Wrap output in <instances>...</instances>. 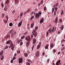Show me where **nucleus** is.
Here are the masks:
<instances>
[{
    "label": "nucleus",
    "mask_w": 65,
    "mask_h": 65,
    "mask_svg": "<svg viewBox=\"0 0 65 65\" xmlns=\"http://www.w3.org/2000/svg\"><path fill=\"white\" fill-rule=\"evenodd\" d=\"M28 38L27 37H26L25 39V40L27 41H28L26 42V47H28L29 45V44H30V41H31V38H30V37H29Z\"/></svg>",
    "instance_id": "nucleus-1"
},
{
    "label": "nucleus",
    "mask_w": 65,
    "mask_h": 65,
    "mask_svg": "<svg viewBox=\"0 0 65 65\" xmlns=\"http://www.w3.org/2000/svg\"><path fill=\"white\" fill-rule=\"evenodd\" d=\"M23 58H19V63H21L23 62Z\"/></svg>",
    "instance_id": "nucleus-2"
},
{
    "label": "nucleus",
    "mask_w": 65,
    "mask_h": 65,
    "mask_svg": "<svg viewBox=\"0 0 65 65\" xmlns=\"http://www.w3.org/2000/svg\"><path fill=\"white\" fill-rule=\"evenodd\" d=\"M60 61H61L60 60H58L56 63V65H59L60 63Z\"/></svg>",
    "instance_id": "nucleus-3"
},
{
    "label": "nucleus",
    "mask_w": 65,
    "mask_h": 65,
    "mask_svg": "<svg viewBox=\"0 0 65 65\" xmlns=\"http://www.w3.org/2000/svg\"><path fill=\"white\" fill-rule=\"evenodd\" d=\"M22 22H23V20L21 21L19 23L18 25V27H20V26H21L22 25Z\"/></svg>",
    "instance_id": "nucleus-4"
},
{
    "label": "nucleus",
    "mask_w": 65,
    "mask_h": 65,
    "mask_svg": "<svg viewBox=\"0 0 65 65\" xmlns=\"http://www.w3.org/2000/svg\"><path fill=\"white\" fill-rule=\"evenodd\" d=\"M43 22H44V18H42L40 20V24H41V23H43Z\"/></svg>",
    "instance_id": "nucleus-5"
},
{
    "label": "nucleus",
    "mask_w": 65,
    "mask_h": 65,
    "mask_svg": "<svg viewBox=\"0 0 65 65\" xmlns=\"http://www.w3.org/2000/svg\"><path fill=\"white\" fill-rule=\"evenodd\" d=\"M35 56L36 57H38L39 56V52L38 51H37L36 53Z\"/></svg>",
    "instance_id": "nucleus-6"
},
{
    "label": "nucleus",
    "mask_w": 65,
    "mask_h": 65,
    "mask_svg": "<svg viewBox=\"0 0 65 65\" xmlns=\"http://www.w3.org/2000/svg\"><path fill=\"white\" fill-rule=\"evenodd\" d=\"M33 36H34V37H36L37 35V32H35V33H32Z\"/></svg>",
    "instance_id": "nucleus-7"
},
{
    "label": "nucleus",
    "mask_w": 65,
    "mask_h": 65,
    "mask_svg": "<svg viewBox=\"0 0 65 65\" xmlns=\"http://www.w3.org/2000/svg\"><path fill=\"white\" fill-rule=\"evenodd\" d=\"M19 3V0H15L14 2L15 4H18Z\"/></svg>",
    "instance_id": "nucleus-8"
},
{
    "label": "nucleus",
    "mask_w": 65,
    "mask_h": 65,
    "mask_svg": "<svg viewBox=\"0 0 65 65\" xmlns=\"http://www.w3.org/2000/svg\"><path fill=\"white\" fill-rule=\"evenodd\" d=\"M9 45L11 47H12L14 46V45H13V43H12V41H11V42L10 43Z\"/></svg>",
    "instance_id": "nucleus-9"
},
{
    "label": "nucleus",
    "mask_w": 65,
    "mask_h": 65,
    "mask_svg": "<svg viewBox=\"0 0 65 65\" xmlns=\"http://www.w3.org/2000/svg\"><path fill=\"white\" fill-rule=\"evenodd\" d=\"M33 40V41L32 43L33 44H34V43H36V39H35V38H34Z\"/></svg>",
    "instance_id": "nucleus-10"
},
{
    "label": "nucleus",
    "mask_w": 65,
    "mask_h": 65,
    "mask_svg": "<svg viewBox=\"0 0 65 65\" xmlns=\"http://www.w3.org/2000/svg\"><path fill=\"white\" fill-rule=\"evenodd\" d=\"M39 16H40V15H39V14H38V13H36V18H38H38H39Z\"/></svg>",
    "instance_id": "nucleus-11"
},
{
    "label": "nucleus",
    "mask_w": 65,
    "mask_h": 65,
    "mask_svg": "<svg viewBox=\"0 0 65 65\" xmlns=\"http://www.w3.org/2000/svg\"><path fill=\"white\" fill-rule=\"evenodd\" d=\"M11 42V40H9L7 42L6 44H10V43Z\"/></svg>",
    "instance_id": "nucleus-12"
},
{
    "label": "nucleus",
    "mask_w": 65,
    "mask_h": 65,
    "mask_svg": "<svg viewBox=\"0 0 65 65\" xmlns=\"http://www.w3.org/2000/svg\"><path fill=\"white\" fill-rule=\"evenodd\" d=\"M58 19L57 17H56L55 18V21L54 22H55V24H56L58 22Z\"/></svg>",
    "instance_id": "nucleus-13"
},
{
    "label": "nucleus",
    "mask_w": 65,
    "mask_h": 65,
    "mask_svg": "<svg viewBox=\"0 0 65 65\" xmlns=\"http://www.w3.org/2000/svg\"><path fill=\"white\" fill-rule=\"evenodd\" d=\"M58 3H56L55 5H54L53 6L55 8V7H57V6H58Z\"/></svg>",
    "instance_id": "nucleus-14"
},
{
    "label": "nucleus",
    "mask_w": 65,
    "mask_h": 65,
    "mask_svg": "<svg viewBox=\"0 0 65 65\" xmlns=\"http://www.w3.org/2000/svg\"><path fill=\"white\" fill-rule=\"evenodd\" d=\"M48 31L49 33H52V29H49L48 30Z\"/></svg>",
    "instance_id": "nucleus-15"
},
{
    "label": "nucleus",
    "mask_w": 65,
    "mask_h": 65,
    "mask_svg": "<svg viewBox=\"0 0 65 65\" xmlns=\"http://www.w3.org/2000/svg\"><path fill=\"white\" fill-rule=\"evenodd\" d=\"M22 41V40H18L17 41V42H18V43L19 44Z\"/></svg>",
    "instance_id": "nucleus-16"
},
{
    "label": "nucleus",
    "mask_w": 65,
    "mask_h": 65,
    "mask_svg": "<svg viewBox=\"0 0 65 65\" xmlns=\"http://www.w3.org/2000/svg\"><path fill=\"white\" fill-rule=\"evenodd\" d=\"M34 23H32L31 25V28H33V27H34Z\"/></svg>",
    "instance_id": "nucleus-17"
},
{
    "label": "nucleus",
    "mask_w": 65,
    "mask_h": 65,
    "mask_svg": "<svg viewBox=\"0 0 65 65\" xmlns=\"http://www.w3.org/2000/svg\"><path fill=\"white\" fill-rule=\"evenodd\" d=\"M11 38H13L14 36H15V35H14V34H13V33H11Z\"/></svg>",
    "instance_id": "nucleus-18"
},
{
    "label": "nucleus",
    "mask_w": 65,
    "mask_h": 65,
    "mask_svg": "<svg viewBox=\"0 0 65 65\" xmlns=\"http://www.w3.org/2000/svg\"><path fill=\"white\" fill-rule=\"evenodd\" d=\"M64 26L63 25H61V29L62 30H63L64 29Z\"/></svg>",
    "instance_id": "nucleus-19"
},
{
    "label": "nucleus",
    "mask_w": 65,
    "mask_h": 65,
    "mask_svg": "<svg viewBox=\"0 0 65 65\" xmlns=\"http://www.w3.org/2000/svg\"><path fill=\"white\" fill-rule=\"evenodd\" d=\"M20 19L21 18V17L23 16V13L22 12H20Z\"/></svg>",
    "instance_id": "nucleus-20"
},
{
    "label": "nucleus",
    "mask_w": 65,
    "mask_h": 65,
    "mask_svg": "<svg viewBox=\"0 0 65 65\" xmlns=\"http://www.w3.org/2000/svg\"><path fill=\"white\" fill-rule=\"evenodd\" d=\"M2 53L0 52V60L1 59V56H0L1 55H2V54H3V51H1Z\"/></svg>",
    "instance_id": "nucleus-21"
},
{
    "label": "nucleus",
    "mask_w": 65,
    "mask_h": 65,
    "mask_svg": "<svg viewBox=\"0 0 65 65\" xmlns=\"http://www.w3.org/2000/svg\"><path fill=\"white\" fill-rule=\"evenodd\" d=\"M9 3V0H7L5 2V3L6 4H8Z\"/></svg>",
    "instance_id": "nucleus-22"
},
{
    "label": "nucleus",
    "mask_w": 65,
    "mask_h": 65,
    "mask_svg": "<svg viewBox=\"0 0 65 65\" xmlns=\"http://www.w3.org/2000/svg\"><path fill=\"white\" fill-rule=\"evenodd\" d=\"M24 55L25 57H28V54L26 53H25L24 54Z\"/></svg>",
    "instance_id": "nucleus-23"
},
{
    "label": "nucleus",
    "mask_w": 65,
    "mask_h": 65,
    "mask_svg": "<svg viewBox=\"0 0 65 65\" xmlns=\"http://www.w3.org/2000/svg\"><path fill=\"white\" fill-rule=\"evenodd\" d=\"M36 32V30L35 29H34L33 30V31L32 32V33H37Z\"/></svg>",
    "instance_id": "nucleus-24"
},
{
    "label": "nucleus",
    "mask_w": 65,
    "mask_h": 65,
    "mask_svg": "<svg viewBox=\"0 0 65 65\" xmlns=\"http://www.w3.org/2000/svg\"><path fill=\"white\" fill-rule=\"evenodd\" d=\"M8 21H7V20H4V24H6L7 23V22Z\"/></svg>",
    "instance_id": "nucleus-25"
},
{
    "label": "nucleus",
    "mask_w": 65,
    "mask_h": 65,
    "mask_svg": "<svg viewBox=\"0 0 65 65\" xmlns=\"http://www.w3.org/2000/svg\"><path fill=\"white\" fill-rule=\"evenodd\" d=\"M50 47L51 48H52L54 47V45L52 44L50 45Z\"/></svg>",
    "instance_id": "nucleus-26"
},
{
    "label": "nucleus",
    "mask_w": 65,
    "mask_h": 65,
    "mask_svg": "<svg viewBox=\"0 0 65 65\" xmlns=\"http://www.w3.org/2000/svg\"><path fill=\"white\" fill-rule=\"evenodd\" d=\"M13 25V24H12V23H10L9 24V26H12Z\"/></svg>",
    "instance_id": "nucleus-27"
},
{
    "label": "nucleus",
    "mask_w": 65,
    "mask_h": 65,
    "mask_svg": "<svg viewBox=\"0 0 65 65\" xmlns=\"http://www.w3.org/2000/svg\"><path fill=\"white\" fill-rule=\"evenodd\" d=\"M34 16H31V17L30 18V20L31 21H32V19H34Z\"/></svg>",
    "instance_id": "nucleus-28"
},
{
    "label": "nucleus",
    "mask_w": 65,
    "mask_h": 65,
    "mask_svg": "<svg viewBox=\"0 0 65 65\" xmlns=\"http://www.w3.org/2000/svg\"><path fill=\"white\" fill-rule=\"evenodd\" d=\"M48 44H47L46 46L45 47V48L46 49H47L48 48Z\"/></svg>",
    "instance_id": "nucleus-29"
},
{
    "label": "nucleus",
    "mask_w": 65,
    "mask_h": 65,
    "mask_svg": "<svg viewBox=\"0 0 65 65\" xmlns=\"http://www.w3.org/2000/svg\"><path fill=\"white\" fill-rule=\"evenodd\" d=\"M4 10L5 11H7V7H5V8H4Z\"/></svg>",
    "instance_id": "nucleus-30"
},
{
    "label": "nucleus",
    "mask_w": 65,
    "mask_h": 65,
    "mask_svg": "<svg viewBox=\"0 0 65 65\" xmlns=\"http://www.w3.org/2000/svg\"><path fill=\"white\" fill-rule=\"evenodd\" d=\"M54 9L56 11H57L58 10V8H57V7H55Z\"/></svg>",
    "instance_id": "nucleus-31"
},
{
    "label": "nucleus",
    "mask_w": 65,
    "mask_h": 65,
    "mask_svg": "<svg viewBox=\"0 0 65 65\" xmlns=\"http://www.w3.org/2000/svg\"><path fill=\"white\" fill-rule=\"evenodd\" d=\"M43 0H41V2L40 3V4H43Z\"/></svg>",
    "instance_id": "nucleus-32"
},
{
    "label": "nucleus",
    "mask_w": 65,
    "mask_h": 65,
    "mask_svg": "<svg viewBox=\"0 0 65 65\" xmlns=\"http://www.w3.org/2000/svg\"><path fill=\"white\" fill-rule=\"evenodd\" d=\"M42 14V12H41V11L39 12L38 13V14H39V15H41Z\"/></svg>",
    "instance_id": "nucleus-33"
},
{
    "label": "nucleus",
    "mask_w": 65,
    "mask_h": 65,
    "mask_svg": "<svg viewBox=\"0 0 65 65\" xmlns=\"http://www.w3.org/2000/svg\"><path fill=\"white\" fill-rule=\"evenodd\" d=\"M25 37V36H22L21 37V39H24V38Z\"/></svg>",
    "instance_id": "nucleus-34"
},
{
    "label": "nucleus",
    "mask_w": 65,
    "mask_h": 65,
    "mask_svg": "<svg viewBox=\"0 0 65 65\" xmlns=\"http://www.w3.org/2000/svg\"><path fill=\"white\" fill-rule=\"evenodd\" d=\"M8 48V46H6V47L4 48V49L5 50H6V49H7Z\"/></svg>",
    "instance_id": "nucleus-35"
},
{
    "label": "nucleus",
    "mask_w": 65,
    "mask_h": 65,
    "mask_svg": "<svg viewBox=\"0 0 65 65\" xmlns=\"http://www.w3.org/2000/svg\"><path fill=\"white\" fill-rule=\"evenodd\" d=\"M40 46H39V45H38L37 46V49L38 50L39 48H40Z\"/></svg>",
    "instance_id": "nucleus-36"
},
{
    "label": "nucleus",
    "mask_w": 65,
    "mask_h": 65,
    "mask_svg": "<svg viewBox=\"0 0 65 65\" xmlns=\"http://www.w3.org/2000/svg\"><path fill=\"white\" fill-rule=\"evenodd\" d=\"M30 11V9H29L26 11L27 12H29Z\"/></svg>",
    "instance_id": "nucleus-37"
},
{
    "label": "nucleus",
    "mask_w": 65,
    "mask_h": 65,
    "mask_svg": "<svg viewBox=\"0 0 65 65\" xmlns=\"http://www.w3.org/2000/svg\"><path fill=\"white\" fill-rule=\"evenodd\" d=\"M53 52L54 53H55L56 52V50H55V49H54L53 51Z\"/></svg>",
    "instance_id": "nucleus-38"
},
{
    "label": "nucleus",
    "mask_w": 65,
    "mask_h": 65,
    "mask_svg": "<svg viewBox=\"0 0 65 65\" xmlns=\"http://www.w3.org/2000/svg\"><path fill=\"white\" fill-rule=\"evenodd\" d=\"M13 31V29H12L9 31V33L10 34H11V33L12 32V31Z\"/></svg>",
    "instance_id": "nucleus-39"
},
{
    "label": "nucleus",
    "mask_w": 65,
    "mask_h": 65,
    "mask_svg": "<svg viewBox=\"0 0 65 65\" xmlns=\"http://www.w3.org/2000/svg\"><path fill=\"white\" fill-rule=\"evenodd\" d=\"M3 59H4V57H3V56H2V58H1V61L3 60Z\"/></svg>",
    "instance_id": "nucleus-40"
},
{
    "label": "nucleus",
    "mask_w": 65,
    "mask_h": 65,
    "mask_svg": "<svg viewBox=\"0 0 65 65\" xmlns=\"http://www.w3.org/2000/svg\"><path fill=\"white\" fill-rule=\"evenodd\" d=\"M14 46H13L11 48V49H12V51H13V49H14Z\"/></svg>",
    "instance_id": "nucleus-41"
},
{
    "label": "nucleus",
    "mask_w": 65,
    "mask_h": 65,
    "mask_svg": "<svg viewBox=\"0 0 65 65\" xmlns=\"http://www.w3.org/2000/svg\"><path fill=\"white\" fill-rule=\"evenodd\" d=\"M41 42H39L38 45H39V46H41Z\"/></svg>",
    "instance_id": "nucleus-42"
},
{
    "label": "nucleus",
    "mask_w": 65,
    "mask_h": 65,
    "mask_svg": "<svg viewBox=\"0 0 65 65\" xmlns=\"http://www.w3.org/2000/svg\"><path fill=\"white\" fill-rule=\"evenodd\" d=\"M34 45H33L32 48V50L33 51V48H34Z\"/></svg>",
    "instance_id": "nucleus-43"
},
{
    "label": "nucleus",
    "mask_w": 65,
    "mask_h": 65,
    "mask_svg": "<svg viewBox=\"0 0 65 65\" xmlns=\"http://www.w3.org/2000/svg\"><path fill=\"white\" fill-rule=\"evenodd\" d=\"M52 13H54V8H53L52 9Z\"/></svg>",
    "instance_id": "nucleus-44"
},
{
    "label": "nucleus",
    "mask_w": 65,
    "mask_h": 65,
    "mask_svg": "<svg viewBox=\"0 0 65 65\" xmlns=\"http://www.w3.org/2000/svg\"><path fill=\"white\" fill-rule=\"evenodd\" d=\"M64 13V12H63V11H62L61 13V15H63V14Z\"/></svg>",
    "instance_id": "nucleus-45"
},
{
    "label": "nucleus",
    "mask_w": 65,
    "mask_h": 65,
    "mask_svg": "<svg viewBox=\"0 0 65 65\" xmlns=\"http://www.w3.org/2000/svg\"><path fill=\"white\" fill-rule=\"evenodd\" d=\"M15 12V10H13L12 12V13L13 14H14V13Z\"/></svg>",
    "instance_id": "nucleus-46"
},
{
    "label": "nucleus",
    "mask_w": 65,
    "mask_h": 65,
    "mask_svg": "<svg viewBox=\"0 0 65 65\" xmlns=\"http://www.w3.org/2000/svg\"><path fill=\"white\" fill-rule=\"evenodd\" d=\"M44 10H46V7H45L44 8Z\"/></svg>",
    "instance_id": "nucleus-47"
},
{
    "label": "nucleus",
    "mask_w": 65,
    "mask_h": 65,
    "mask_svg": "<svg viewBox=\"0 0 65 65\" xmlns=\"http://www.w3.org/2000/svg\"><path fill=\"white\" fill-rule=\"evenodd\" d=\"M35 30H38V27L37 26L36 27H35Z\"/></svg>",
    "instance_id": "nucleus-48"
},
{
    "label": "nucleus",
    "mask_w": 65,
    "mask_h": 65,
    "mask_svg": "<svg viewBox=\"0 0 65 65\" xmlns=\"http://www.w3.org/2000/svg\"><path fill=\"white\" fill-rule=\"evenodd\" d=\"M54 28H55V27H53L52 29V32H54Z\"/></svg>",
    "instance_id": "nucleus-49"
},
{
    "label": "nucleus",
    "mask_w": 65,
    "mask_h": 65,
    "mask_svg": "<svg viewBox=\"0 0 65 65\" xmlns=\"http://www.w3.org/2000/svg\"><path fill=\"white\" fill-rule=\"evenodd\" d=\"M15 59H16V58L15 57H13V60H15Z\"/></svg>",
    "instance_id": "nucleus-50"
},
{
    "label": "nucleus",
    "mask_w": 65,
    "mask_h": 65,
    "mask_svg": "<svg viewBox=\"0 0 65 65\" xmlns=\"http://www.w3.org/2000/svg\"><path fill=\"white\" fill-rule=\"evenodd\" d=\"M6 18H7L6 20H7V21H8V16H6Z\"/></svg>",
    "instance_id": "nucleus-51"
},
{
    "label": "nucleus",
    "mask_w": 65,
    "mask_h": 65,
    "mask_svg": "<svg viewBox=\"0 0 65 65\" xmlns=\"http://www.w3.org/2000/svg\"><path fill=\"white\" fill-rule=\"evenodd\" d=\"M54 15H56V11H54Z\"/></svg>",
    "instance_id": "nucleus-52"
},
{
    "label": "nucleus",
    "mask_w": 65,
    "mask_h": 65,
    "mask_svg": "<svg viewBox=\"0 0 65 65\" xmlns=\"http://www.w3.org/2000/svg\"><path fill=\"white\" fill-rule=\"evenodd\" d=\"M23 42H21L20 43L21 45H23Z\"/></svg>",
    "instance_id": "nucleus-53"
},
{
    "label": "nucleus",
    "mask_w": 65,
    "mask_h": 65,
    "mask_svg": "<svg viewBox=\"0 0 65 65\" xmlns=\"http://www.w3.org/2000/svg\"><path fill=\"white\" fill-rule=\"evenodd\" d=\"M17 56V54H16V53H15L14 54V57H16V56Z\"/></svg>",
    "instance_id": "nucleus-54"
},
{
    "label": "nucleus",
    "mask_w": 65,
    "mask_h": 65,
    "mask_svg": "<svg viewBox=\"0 0 65 65\" xmlns=\"http://www.w3.org/2000/svg\"><path fill=\"white\" fill-rule=\"evenodd\" d=\"M49 61H50V59H48L47 61V62L48 63H49Z\"/></svg>",
    "instance_id": "nucleus-55"
},
{
    "label": "nucleus",
    "mask_w": 65,
    "mask_h": 65,
    "mask_svg": "<svg viewBox=\"0 0 65 65\" xmlns=\"http://www.w3.org/2000/svg\"><path fill=\"white\" fill-rule=\"evenodd\" d=\"M13 60H11L10 62L11 63H13Z\"/></svg>",
    "instance_id": "nucleus-56"
},
{
    "label": "nucleus",
    "mask_w": 65,
    "mask_h": 65,
    "mask_svg": "<svg viewBox=\"0 0 65 65\" xmlns=\"http://www.w3.org/2000/svg\"><path fill=\"white\" fill-rule=\"evenodd\" d=\"M46 36H48V32H46Z\"/></svg>",
    "instance_id": "nucleus-57"
},
{
    "label": "nucleus",
    "mask_w": 65,
    "mask_h": 65,
    "mask_svg": "<svg viewBox=\"0 0 65 65\" xmlns=\"http://www.w3.org/2000/svg\"><path fill=\"white\" fill-rule=\"evenodd\" d=\"M3 18H4V17L5 15L4 14H3L2 15Z\"/></svg>",
    "instance_id": "nucleus-58"
},
{
    "label": "nucleus",
    "mask_w": 65,
    "mask_h": 65,
    "mask_svg": "<svg viewBox=\"0 0 65 65\" xmlns=\"http://www.w3.org/2000/svg\"><path fill=\"white\" fill-rule=\"evenodd\" d=\"M28 62H31V60L30 59H28Z\"/></svg>",
    "instance_id": "nucleus-59"
},
{
    "label": "nucleus",
    "mask_w": 65,
    "mask_h": 65,
    "mask_svg": "<svg viewBox=\"0 0 65 65\" xmlns=\"http://www.w3.org/2000/svg\"><path fill=\"white\" fill-rule=\"evenodd\" d=\"M30 64H31V63L30 62H28V64L27 65H30Z\"/></svg>",
    "instance_id": "nucleus-60"
},
{
    "label": "nucleus",
    "mask_w": 65,
    "mask_h": 65,
    "mask_svg": "<svg viewBox=\"0 0 65 65\" xmlns=\"http://www.w3.org/2000/svg\"><path fill=\"white\" fill-rule=\"evenodd\" d=\"M1 5L2 6V7H4V5L3 4H1Z\"/></svg>",
    "instance_id": "nucleus-61"
},
{
    "label": "nucleus",
    "mask_w": 65,
    "mask_h": 65,
    "mask_svg": "<svg viewBox=\"0 0 65 65\" xmlns=\"http://www.w3.org/2000/svg\"><path fill=\"white\" fill-rule=\"evenodd\" d=\"M17 52L18 53H19H19H20V52H21V51H18Z\"/></svg>",
    "instance_id": "nucleus-62"
},
{
    "label": "nucleus",
    "mask_w": 65,
    "mask_h": 65,
    "mask_svg": "<svg viewBox=\"0 0 65 65\" xmlns=\"http://www.w3.org/2000/svg\"><path fill=\"white\" fill-rule=\"evenodd\" d=\"M44 55H45V53L44 52H43V56H44Z\"/></svg>",
    "instance_id": "nucleus-63"
},
{
    "label": "nucleus",
    "mask_w": 65,
    "mask_h": 65,
    "mask_svg": "<svg viewBox=\"0 0 65 65\" xmlns=\"http://www.w3.org/2000/svg\"><path fill=\"white\" fill-rule=\"evenodd\" d=\"M31 37L32 38H33V35H31Z\"/></svg>",
    "instance_id": "nucleus-64"
}]
</instances>
